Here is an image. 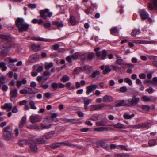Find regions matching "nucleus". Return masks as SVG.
Listing matches in <instances>:
<instances>
[{
    "label": "nucleus",
    "mask_w": 157,
    "mask_h": 157,
    "mask_svg": "<svg viewBox=\"0 0 157 157\" xmlns=\"http://www.w3.org/2000/svg\"><path fill=\"white\" fill-rule=\"evenodd\" d=\"M16 26L20 32H23L27 30L29 27V25L24 22V19L22 18H17L16 22Z\"/></svg>",
    "instance_id": "1"
},
{
    "label": "nucleus",
    "mask_w": 157,
    "mask_h": 157,
    "mask_svg": "<svg viewBox=\"0 0 157 157\" xmlns=\"http://www.w3.org/2000/svg\"><path fill=\"white\" fill-rule=\"evenodd\" d=\"M40 13V17L45 19H46L48 17H51L52 15V13L50 12L48 9L41 10Z\"/></svg>",
    "instance_id": "2"
},
{
    "label": "nucleus",
    "mask_w": 157,
    "mask_h": 157,
    "mask_svg": "<svg viewBox=\"0 0 157 157\" xmlns=\"http://www.w3.org/2000/svg\"><path fill=\"white\" fill-rule=\"evenodd\" d=\"M139 100L140 98L136 97V96L134 95L132 98L129 99L127 101V105L129 106L136 105L139 102Z\"/></svg>",
    "instance_id": "3"
},
{
    "label": "nucleus",
    "mask_w": 157,
    "mask_h": 157,
    "mask_svg": "<svg viewBox=\"0 0 157 157\" xmlns=\"http://www.w3.org/2000/svg\"><path fill=\"white\" fill-rule=\"evenodd\" d=\"M18 91L16 88H11L10 92V100L12 101L15 102V98L17 97Z\"/></svg>",
    "instance_id": "4"
},
{
    "label": "nucleus",
    "mask_w": 157,
    "mask_h": 157,
    "mask_svg": "<svg viewBox=\"0 0 157 157\" xmlns=\"http://www.w3.org/2000/svg\"><path fill=\"white\" fill-rule=\"evenodd\" d=\"M105 105V104H102L91 105L89 106V111H92L101 109Z\"/></svg>",
    "instance_id": "5"
},
{
    "label": "nucleus",
    "mask_w": 157,
    "mask_h": 157,
    "mask_svg": "<svg viewBox=\"0 0 157 157\" xmlns=\"http://www.w3.org/2000/svg\"><path fill=\"white\" fill-rule=\"evenodd\" d=\"M98 86L97 85L94 84H91L90 85L86 87V94L88 95L90 93L94 90L95 89L97 88Z\"/></svg>",
    "instance_id": "6"
},
{
    "label": "nucleus",
    "mask_w": 157,
    "mask_h": 157,
    "mask_svg": "<svg viewBox=\"0 0 157 157\" xmlns=\"http://www.w3.org/2000/svg\"><path fill=\"white\" fill-rule=\"evenodd\" d=\"M139 13L141 18L143 20L147 19L149 16L147 12L144 9L140 10Z\"/></svg>",
    "instance_id": "7"
},
{
    "label": "nucleus",
    "mask_w": 157,
    "mask_h": 157,
    "mask_svg": "<svg viewBox=\"0 0 157 157\" xmlns=\"http://www.w3.org/2000/svg\"><path fill=\"white\" fill-rule=\"evenodd\" d=\"M151 3H149L147 7L150 10H152L154 8H157V0H152Z\"/></svg>",
    "instance_id": "8"
},
{
    "label": "nucleus",
    "mask_w": 157,
    "mask_h": 157,
    "mask_svg": "<svg viewBox=\"0 0 157 157\" xmlns=\"http://www.w3.org/2000/svg\"><path fill=\"white\" fill-rule=\"evenodd\" d=\"M103 70V73L104 74H107L111 71V69L109 65L106 66L102 65L100 67Z\"/></svg>",
    "instance_id": "9"
},
{
    "label": "nucleus",
    "mask_w": 157,
    "mask_h": 157,
    "mask_svg": "<svg viewBox=\"0 0 157 157\" xmlns=\"http://www.w3.org/2000/svg\"><path fill=\"white\" fill-rule=\"evenodd\" d=\"M40 57V55L38 54H34L31 55L29 58V60L33 63L38 60Z\"/></svg>",
    "instance_id": "10"
},
{
    "label": "nucleus",
    "mask_w": 157,
    "mask_h": 157,
    "mask_svg": "<svg viewBox=\"0 0 157 157\" xmlns=\"http://www.w3.org/2000/svg\"><path fill=\"white\" fill-rule=\"evenodd\" d=\"M29 147L32 151L36 152L37 150L36 144L33 141H32L29 143Z\"/></svg>",
    "instance_id": "11"
},
{
    "label": "nucleus",
    "mask_w": 157,
    "mask_h": 157,
    "mask_svg": "<svg viewBox=\"0 0 157 157\" xmlns=\"http://www.w3.org/2000/svg\"><path fill=\"white\" fill-rule=\"evenodd\" d=\"M110 32L111 34L117 36L119 35V30L116 27H113L110 29Z\"/></svg>",
    "instance_id": "12"
},
{
    "label": "nucleus",
    "mask_w": 157,
    "mask_h": 157,
    "mask_svg": "<svg viewBox=\"0 0 157 157\" xmlns=\"http://www.w3.org/2000/svg\"><path fill=\"white\" fill-rule=\"evenodd\" d=\"M103 101L105 102H110L113 101V99L112 96L106 95L103 97Z\"/></svg>",
    "instance_id": "13"
},
{
    "label": "nucleus",
    "mask_w": 157,
    "mask_h": 157,
    "mask_svg": "<svg viewBox=\"0 0 157 157\" xmlns=\"http://www.w3.org/2000/svg\"><path fill=\"white\" fill-rule=\"evenodd\" d=\"M4 137L6 140L8 141L13 138V135L12 133L4 132Z\"/></svg>",
    "instance_id": "14"
},
{
    "label": "nucleus",
    "mask_w": 157,
    "mask_h": 157,
    "mask_svg": "<svg viewBox=\"0 0 157 157\" xmlns=\"http://www.w3.org/2000/svg\"><path fill=\"white\" fill-rule=\"evenodd\" d=\"M30 120L31 122L33 123L40 122L41 119L36 116H32L30 117Z\"/></svg>",
    "instance_id": "15"
},
{
    "label": "nucleus",
    "mask_w": 157,
    "mask_h": 157,
    "mask_svg": "<svg viewBox=\"0 0 157 157\" xmlns=\"http://www.w3.org/2000/svg\"><path fill=\"white\" fill-rule=\"evenodd\" d=\"M127 101L122 100L118 101L116 103V106L120 107L127 105Z\"/></svg>",
    "instance_id": "16"
},
{
    "label": "nucleus",
    "mask_w": 157,
    "mask_h": 157,
    "mask_svg": "<svg viewBox=\"0 0 157 157\" xmlns=\"http://www.w3.org/2000/svg\"><path fill=\"white\" fill-rule=\"evenodd\" d=\"M2 108L5 109H7L8 112H10L12 108V105L11 103H6L4 106H2Z\"/></svg>",
    "instance_id": "17"
},
{
    "label": "nucleus",
    "mask_w": 157,
    "mask_h": 157,
    "mask_svg": "<svg viewBox=\"0 0 157 157\" xmlns=\"http://www.w3.org/2000/svg\"><path fill=\"white\" fill-rule=\"evenodd\" d=\"M151 127V124L148 123L147 124H138V125H135L134 126V128H149Z\"/></svg>",
    "instance_id": "18"
},
{
    "label": "nucleus",
    "mask_w": 157,
    "mask_h": 157,
    "mask_svg": "<svg viewBox=\"0 0 157 157\" xmlns=\"http://www.w3.org/2000/svg\"><path fill=\"white\" fill-rule=\"evenodd\" d=\"M55 134V132L54 131H52L50 132H49L46 134L44 136V137L47 140H48L51 139L53 136Z\"/></svg>",
    "instance_id": "19"
},
{
    "label": "nucleus",
    "mask_w": 157,
    "mask_h": 157,
    "mask_svg": "<svg viewBox=\"0 0 157 157\" xmlns=\"http://www.w3.org/2000/svg\"><path fill=\"white\" fill-rule=\"evenodd\" d=\"M31 47L33 51L36 52L38 51L41 49L40 45H36L34 44H32Z\"/></svg>",
    "instance_id": "20"
},
{
    "label": "nucleus",
    "mask_w": 157,
    "mask_h": 157,
    "mask_svg": "<svg viewBox=\"0 0 157 157\" xmlns=\"http://www.w3.org/2000/svg\"><path fill=\"white\" fill-rule=\"evenodd\" d=\"M11 37L9 35L0 34V39L9 41L10 40Z\"/></svg>",
    "instance_id": "21"
},
{
    "label": "nucleus",
    "mask_w": 157,
    "mask_h": 157,
    "mask_svg": "<svg viewBox=\"0 0 157 157\" xmlns=\"http://www.w3.org/2000/svg\"><path fill=\"white\" fill-rule=\"evenodd\" d=\"M6 64L5 62H1L0 63V68L2 71H6L7 69V67L6 65Z\"/></svg>",
    "instance_id": "22"
},
{
    "label": "nucleus",
    "mask_w": 157,
    "mask_h": 157,
    "mask_svg": "<svg viewBox=\"0 0 157 157\" xmlns=\"http://www.w3.org/2000/svg\"><path fill=\"white\" fill-rule=\"evenodd\" d=\"M135 114L132 113L131 114H129L127 113L124 114L123 115V117L126 119H129L132 118L133 117L135 116Z\"/></svg>",
    "instance_id": "23"
},
{
    "label": "nucleus",
    "mask_w": 157,
    "mask_h": 157,
    "mask_svg": "<svg viewBox=\"0 0 157 157\" xmlns=\"http://www.w3.org/2000/svg\"><path fill=\"white\" fill-rule=\"evenodd\" d=\"M57 114L55 113H52L51 114V117L52 118L51 120V121L56 122L58 121V120L56 117L57 116Z\"/></svg>",
    "instance_id": "24"
},
{
    "label": "nucleus",
    "mask_w": 157,
    "mask_h": 157,
    "mask_svg": "<svg viewBox=\"0 0 157 157\" xmlns=\"http://www.w3.org/2000/svg\"><path fill=\"white\" fill-rule=\"evenodd\" d=\"M140 31L139 29H134V30H132L131 33V35L132 36H136L140 34Z\"/></svg>",
    "instance_id": "25"
},
{
    "label": "nucleus",
    "mask_w": 157,
    "mask_h": 157,
    "mask_svg": "<svg viewBox=\"0 0 157 157\" xmlns=\"http://www.w3.org/2000/svg\"><path fill=\"white\" fill-rule=\"evenodd\" d=\"M66 86L69 90H74L75 88V86L73 85H72L71 84L70 82L67 83L66 84Z\"/></svg>",
    "instance_id": "26"
},
{
    "label": "nucleus",
    "mask_w": 157,
    "mask_h": 157,
    "mask_svg": "<svg viewBox=\"0 0 157 157\" xmlns=\"http://www.w3.org/2000/svg\"><path fill=\"white\" fill-rule=\"evenodd\" d=\"M4 132L12 133V128L11 126H7L4 128Z\"/></svg>",
    "instance_id": "27"
},
{
    "label": "nucleus",
    "mask_w": 157,
    "mask_h": 157,
    "mask_svg": "<svg viewBox=\"0 0 157 157\" xmlns=\"http://www.w3.org/2000/svg\"><path fill=\"white\" fill-rule=\"evenodd\" d=\"M134 67V65L132 64L127 63H124L121 67L124 68L128 67L133 68Z\"/></svg>",
    "instance_id": "28"
},
{
    "label": "nucleus",
    "mask_w": 157,
    "mask_h": 157,
    "mask_svg": "<svg viewBox=\"0 0 157 157\" xmlns=\"http://www.w3.org/2000/svg\"><path fill=\"white\" fill-rule=\"evenodd\" d=\"M70 22L72 25H74L75 24L76 20L75 17L72 15L70 16Z\"/></svg>",
    "instance_id": "29"
},
{
    "label": "nucleus",
    "mask_w": 157,
    "mask_h": 157,
    "mask_svg": "<svg viewBox=\"0 0 157 157\" xmlns=\"http://www.w3.org/2000/svg\"><path fill=\"white\" fill-rule=\"evenodd\" d=\"M115 128H124V126L122 124L119 123H117V124L113 125H112Z\"/></svg>",
    "instance_id": "30"
},
{
    "label": "nucleus",
    "mask_w": 157,
    "mask_h": 157,
    "mask_svg": "<svg viewBox=\"0 0 157 157\" xmlns=\"http://www.w3.org/2000/svg\"><path fill=\"white\" fill-rule=\"evenodd\" d=\"M100 71L98 70H96L93 72L91 75V76L92 78H94L100 74Z\"/></svg>",
    "instance_id": "31"
},
{
    "label": "nucleus",
    "mask_w": 157,
    "mask_h": 157,
    "mask_svg": "<svg viewBox=\"0 0 157 157\" xmlns=\"http://www.w3.org/2000/svg\"><path fill=\"white\" fill-rule=\"evenodd\" d=\"M69 80V77L66 75L63 76L61 79V81L64 82H65Z\"/></svg>",
    "instance_id": "32"
},
{
    "label": "nucleus",
    "mask_w": 157,
    "mask_h": 157,
    "mask_svg": "<svg viewBox=\"0 0 157 157\" xmlns=\"http://www.w3.org/2000/svg\"><path fill=\"white\" fill-rule=\"evenodd\" d=\"M83 100L84 101V105H88L90 103H91L92 100V99H83Z\"/></svg>",
    "instance_id": "33"
},
{
    "label": "nucleus",
    "mask_w": 157,
    "mask_h": 157,
    "mask_svg": "<svg viewBox=\"0 0 157 157\" xmlns=\"http://www.w3.org/2000/svg\"><path fill=\"white\" fill-rule=\"evenodd\" d=\"M29 105L31 109L34 110L36 109V108L35 105V103L33 101H30L29 102Z\"/></svg>",
    "instance_id": "34"
},
{
    "label": "nucleus",
    "mask_w": 157,
    "mask_h": 157,
    "mask_svg": "<svg viewBox=\"0 0 157 157\" xmlns=\"http://www.w3.org/2000/svg\"><path fill=\"white\" fill-rule=\"evenodd\" d=\"M52 24L54 25H56L58 28L62 27L63 26V25L62 23H59L57 21L53 22Z\"/></svg>",
    "instance_id": "35"
},
{
    "label": "nucleus",
    "mask_w": 157,
    "mask_h": 157,
    "mask_svg": "<svg viewBox=\"0 0 157 157\" xmlns=\"http://www.w3.org/2000/svg\"><path fill=\"white\" fill-rule=\"evenodd\" d=\"M107 52L106 50H104L102 51V54H101V58L102 59H104L106 58L107 55Z\"/></svg>",
    "instance_id": "36"
},
{
    "label": "nucleus",
    "mask_w": 157,
    "mask_h": 157,
    "mask_svg": "<svg viewBox=\"0 0 157 157\" xmlns=\"http://www.w3.org/2000/svg\"><path fill=\"white\" fill-rule=\"evenodd\" d=\"M53 66V63H46L45 66V68L46 70H49L50 68Z\"/></svg>",
    "instance_id": "37"
},
{
    "label": "nucleus",
    "mask_w": 157,
    "mask_h": 157,
    "mask_svg": "<svg viewBox=\"0 0 157 157\" xmlns=\"http://www.w3.org/2000/svg\"><path fill=\"white\" fill-rule=\"evenodd\" d=\"M124 81L125 82L128 84L129 86H131L132 84V80L128 78H125Z\"/></svg>",
    "instance_id": "38"
},
{
    "label": "nucleus",
    "mask_w": 157,
    "mask_h": 157,
    "mask_svg": "<svg viewBox=\"0 0 157 157\" xmlns=\"http://www.w3.org/2000/svg\"><path fill=\"white\" fill-rule=\"evenodd\" d=\"M71 57L74 59L79 58L80 57V54L78 52H76L72 54Z\"/></svg>",
    "instance_id": "39"
},
{
    "label": "nucleus",
    "mask_w": 157,
    "mask_h": 157,
    "mask_svg": "<svg viewBox=\"0 0 157 157\" xmlns=\"http://www.w3.org/2000/svg\"><path fill=\"white\" fill-rule=\"evenodd\" d=\"M110 67H112L113 68V69H114L115 71H121V67L118 66H116L112 65L110 66Z\"/></svg>",
    "instance_id": "40"
},
{
    "label": "nucleus",
    "mask_w": 157,
    "mask_h": 157,
    "mask_svg": "<svg viewBox=\"0 0 157 157\" xmlns=\"http://www.w3.org/2000/svg\"><path fill=\"white\" fill-rule=\"evenodd\" d=\"M101 146L103 148L106 149L108 148V144L101 141L100 143Z\"/></svg>",
    "instance_id": "41"
},
{
    "label": "nucleus",
    "mask_w": 157,
    "mask_h": 157,
    "mask_svg": "<svg viewBox=\"0 0 157 157\" xmlns=\"http://www.w3.org/2000/svg\"><path fill=\"white\" fill-rule=\"evenodd\" d=\"M51 88L55 90H56L58 87V85L56 83H54L51 85Z\"/></svg>",
    "instance_id": "42"
},
{
    "label": "nucleus",
    "mask_w": 157,
    "mask_h": 157,
    "mask_svg": "<svg viewBox=\"0 0 157 157\" xmlns=\"http://www.w3.org/2000/svg\"><path fill=\"white\" fill-rule=\"evenodd\" d=\"M116 63L119 65H122L124 63L123 60L122 59H117L116 61Z\"/></svg>",
    "instance_id": "43"
},
{
    "label": "nucleus",
    "mask_w": 157,
    "mask_h": 157,
    "mask_svg": "<svg viewBox=\"0 0 157 157\" xmlns=\"http://www.w3.org/2000/svg\"><path fill=\"white\" fill-rule=\"evenodd\" d=\"M52 124H50L48 125H41V127L43 128L44 129H48L50 128V127L52 126Z\"/></svg>",
    "instance_id": "44"
},
{
    "label": "nucleus",
    "mask_w": 157,
    "mask_h": 157,
    "mask_svg": "<svg viewBox=\"0 0 157 157\" xmlns=\"http://www.w3.org/2000/svg\"><path fill=\"white\" fill-rule=\"evenodd\" d=\"M145 91L147 92L149 94H151L153 92V89L152 87H150L146 89Z\"/></svg>",
    "instance_id": "45"
},
{
    "label": "nucleus",
    "mask_w": 157,
    "mask_h": 157,
    "mask_svg": "<svg viewBox=\"0 0 157 157\" xmlns=\"http://www.w3.org/2000/svg\"><path fill=\"white\" fill-rule=\"evenodd\" d=\"M150 100V98L147 96H144L142 97V100L143 101H147Z\"/></svg>",
    "instance_id": "46"
},
{
    "label": "nucleus",
    "mask_w": 157,
    "mask_h": 157,
    "mask_svg": "<svg viewBox=\"0 0 157 157\" xmlns=\"http://www.w3.org/2000/svg\"><path fill=\"white\" fill-rule=\"evenodd\" d=\"M51 25V24L50 22H47L43 24L44 27L46 29H48L50 27Z\"/></svg>",
    "instance_id": "47"
},
{
    "label": "nucleus",
    "mask_w": 157,
    "mask_h": 157,
    "mask_svg": "<svg viewBox=\"0 0 157 157\" xmlns=\"http://www.w3.org/2000/svg\"><path fill=\"white\" fill-rule=\"evenodd\" d=\"M152 84L157 85V77H155L153 78Z\"/></svg>",
    "instance_id": "48"
},
{
    "label": "nucleus",
    "mask_w": 157,
    "mask_h": 157,
    "mask_svg": "<svg viewBox=\"0 0 157 157\" xmlns=\"http://www.w3.org/2000/svg\"><path fill=\"white\" fill-rule=\"evenodd\" d=\"M139 78L141 79H144L146 78V75L145 74L143 73L139 75Z\"/></svg>",
    "instance_id": "49"
},
{
    "label": "nucleus",
    "mask_w": 157,
    "mask_h": 157,
    "mask_svg": "<svg viewBox=\"0 0 157 157\" xmlns=\"http://www.w3.org/2000/svg\"><path fill=\"white\" fill-rule=\"evenodd\" d=\"M155 141L154 139L150 140L149 142V144L150 146H153L155 144Z\"/></svg>",
    "instance_id": "50"
},
{
    "label": "nucleus",
    "mask_w": 157,
    "mask_h": 157,
    "mask_svg": "<svg viewBox=\"0 0 157 157\" xmlns=\"http://www.w3.org/2000/svg\"><path fill=\"white\" fill-rule=\"evenodd\" d=\"M3 48H6V49H9L10 47V45L8 42L4 44L3 45Z\"/></svg>",
    "instance_id": "51"
},
{
    "label": "nucleus",
    "mask_w": 157,
    "mask_h": 157,
    "mask_svg": "<svg viewBox=\"0 0 157 157\" xmlns=\"http://www.w3.org/2000/svg\"><path fill=\"white\" fill-rule=\"evenodd\" d=\"M127 90V88L125 86H122L120 88V91L121 92H124Z\"/></svg>",
    "instance_id": "52"
},
{
    "label": "nucleus",
    "mask_w": 157,
    "mask_h": 157,
    "mask_svg": "<svg viewBox=\"0 0 157 157\" xmlns=\"http://www.w3.org/2000/svg\"><path fill=\"white\" fill-rule=\"evenodd\" d=\"M20 92L22 94H27L28 93H29V94H31V93L30 92H29L27 90L25 89H23L22 90H21L20 91Z\"/></svg>",
    "instance_id": "53"
},
{
    "label": "nucleus",
    "mask_w": 157,
    "mask_h": 157,
    "mask_svg": "<svg viewBox=\"0 0 157 157\" xmlns=\"http://www.w3.org/2000/svg\"><path fill=\"white\" fill-rule=\"evenodd\" d=\"M37 141L41 144H43L45 143V141L43 138H38L37 140Z\"/></svg>",
    "instance_id": "54"
},
{
    "label": "nucleus",
    "mask_w": 157,
    "mask_h": 157,
    "mask_svg": "<svg viewBox=\"0 0 157 157\" xmlns=\"http://www.w3.org/2000/svg\"><path fill=\"white\" fill-rule=\"evenodd\" d=\"M44 96L48 99H49L52 96L49 92H47L45 93Z\"/></svg>",
    "instance_id": "55"
},
{
    "label": "nucleus",
    "mask_w": 157,
    "mask_h": 157,
    "mask_svg": "<svg viewBox=\"0 0 157 157\" xmlns=\"http://www.w3.org/2000/svg\"><path fill=\"white\" fill-rule=\"evenodd\" d=\"M8 59L9 60V62L10 63H13L16 62L17 61V59L16 58L15 59H13L10 57H9Z\"/></svg>",
    "instance_id": "56"
},
{
    "label": "nucleus",
    "mask_w": 157,
    "mask_h": 157,
    "mask_svg": "<svg viewBox=\"0 0 157 157\" xmlns=\"http://www.w3.org/2000/svg\"><path fill=\"white\" fill-rule=\"evenodd\" d=\"M143 109L146 111H148L150 109V107L148 105H144L142 107Z\"/></svg>",
    "instance_id": "57"
},
{
    "label": "nucleus",
    "mask_w": 157,
    "mask_h": 157,
    "mask_svg": "<svg viewBox=\"0 0 157 157\" xmlns=\"http://www.w3.org/2000/svg\"><path fill=\"white\" fill-rule=\"evenodd\" d=\"M2 90L4 91H6L8 90V87L6 85H3L2 87Z\"/></svg>",
    "instance_id": "58"
},
{
    "label": "nucleus",
    "mask_w": 157,
    "mask_h": 157,
    "mask_svg": "<svg viewBox=\"0 0 157 157\" xmlns=\"http://www.w3.org/2000/svg\"><path fill=\"white\" fill-rule=\"evenodd\" d=\"M80 57H79L82 60H85L86 59V56L85 54H80Z\"/></svg>",
    "instance_id": "59"
},
{
    "label": "nucleus",
    "mask_w": 157,
    "mask_h": 157,
    "mask_svg": "<svg viewBox=\"0 0 157 157\" xmlns=\"http://www.w3.org/2000/svg\"><path fill=\"white\" fill-rule=\"evenodd\" d=\"M27 102V101L26 100H24L22 101H21L19 102V104L20 105H24L25 104H26Z\"/></svg>",
    "instance_id": "60"
},
{
    "label": "nucleus",
    "mask_w": 157,
    "mask_h": 157,
    "mask_svg": "<svg viewBox=\"0 0 157 157\" xmlns=\"http://www.w3.org/2000/svg\"><path fill=\"white\" fill-rule=\"evenodd\" d=\"M96 124L97 126H104L105 124L102 121H98L96 123Z\"/></svg>",
    "instance_id": "61"
},
{
    "label": "nucleus",
    "mask_w": 157,
    "mask_h": 157,
    "mask_svg": "<svg viewBox=\"0 0 157 157\" xmlns=\"http://www.w3.org/2000/svg\"><path fill=\"white\" fill-rule=\"evenodd\" d=\"M30 86L33 88H35L36 86V84L35 82L33 81L31 82Z\"/></svg>",
    "instance_id": "62"
},
{
    "label": "nucleus",
    "mask_w": 157,
    "mask_h": 157,
    "mask_svg": "<svg viewBox=\"0 0 157 157\" xmlns=\"http://www.w3.org/2000/svg\"><path fill=\"white\" fill-rule=\"evenodd\" d=\"M60 144L59 143H56L52 145L51 146V147L52 148H56L60 146Z\"/></svg>",
    "instance_id": "63"
},
{
    "label": "nucleus",
    "mask_w": 157,
    "mask_h": 157,
    "mask_svg": "<svg viewBox=\"0 0 157 157\" xmlns=\"http://www.w3.org/2000/svg\"><path fill=\"white\" fill-rule=\"evenodd\" d=\"M26 117L24 116L22 117L20 122L25 124L26 122Z\"/></svg>",
    "instance_id": "64"
}]
</instances>
